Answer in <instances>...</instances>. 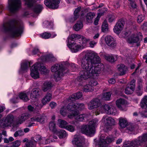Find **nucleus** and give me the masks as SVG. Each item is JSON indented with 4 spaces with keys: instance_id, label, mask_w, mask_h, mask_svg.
Segmentation results:
<instances>
[{
    "instance_id": "obj_45",
    "label": "nucleus",
    "mask_w": 147,
    "mask_h": 147,
    "mask_svg": "<svg viewBox=\"0 0 147 147\" xmlns=\"http://www.w3.org/2000/svg\"><path fill=\"white\" fill-rule=\"evenodd\" d=\"M67 124V123L65 120L60 119L58 120V125L61 128L65 129Z\"/></svg>"
},
{
    "instance_id": "obj_47",
    "label": "nucleus",
    "mask_w": 147,
    "mask_h": 147,
    "mask_svg": "<svg viewBox=\"0 0 147 147\" xmlns=\"http://www.w3.org/2000/svg\"><path fill=\"white\" fill-rule=\"evenodd\" d=\"M83 90L85 92H92L94 90V87L91 86L90 84H89L85 86L83 88Z\"/></svg>"
},
{
    "instance_id": "obj_25",
    "label": "nucleus",
    "mask_w": 147,
    "mask_h": 147,
    "mask_svg": "<svg viewBox=\"0 0 147 147\" xmlns=\"http://www.w3.org/2000/svg\"><path fill=\"white\" fill-rule=\"evenodd\" d=\"M124 24L123 20L118 21L113 28L114 32L117 34H119L122 30Z\"/></svg>"
},
{
    "instance_id": "obj_11",
    "label": "nucleus",
    "mask_w": 147,
    "mask_h": 147,
    "mask_svg": "<svg viewBox=\"0 0 147 147\" xmlns=\"http://www.w3.org/2000/svg\"><path fill=\"white\" fill-rule=\"evenodd\" d=\"M8 7L11 13H14L18 10L21 7L20 0H8Z\"/></svg>"
},
{
    "instance_id": "obj_20",
    "label": "nucleus",
    "mask_w": 147,
    "mask_h": 147,
    "mask_svg": "<svg viewBox=\"0 0 147 147\" xmlns=\"http://www.w3.org/2000/svg\"><path fill=\"white\" fill-rule=\"evenodd\" d=\"M105 40L106 44L111 47H114L116 45L115 39L110 36L108 35L106 36Z\"/></svg>"
},
{
    "instance_id": "obj_42",
    "label": "nucleus",
    "mask_w": 147,
    "mask_h": 147,
    "mask_svg": "<svg viewBox=\"0 0 147 147\" xmlns=\"http://www.w3.org/2000/svg\"><path fill=\"white\" fill-rule=\"evenodd\" d=\"M40 37L44 39H48L50 37L53 38L56 36V34H54L53 35H51L50 33L44 32L40 34Z\"/></svg>"
},
{
    "instance_id": "obj_12",
    "label": "nucleus",
    "mask_w": 147,
    "mask_h": 147,
    "mask_svg": "<svg viewBox=\"0 0 147 147\" xmlns=\"http://www.w3.org/2000/svg\"><path fill=\"white\" fill-rule=\"evenodd\" d=\"M114 140V139L113 138L108 137L105 134H103L100 137L98 145L99 147H107L106 145L111 142Z\"/></svg>"
},
{
    "instance_id": "obj_4",
    "label": "nucleus",
    "mask_w": 147,
    "mask_h": 147,
    "mask_svg": "<svg viewBox=\"0 0 147 147\" xmlns=\"http://www.w3.org/2000/svg\"><path fill=\"white\" fill-rule=\"evenodd\" d=\"M98 123V120L97 119H93L90 121L87 125H83L81 127V131L87 135L92 136L95 132V128Z\"/></svg>"
},
{
    "instance_id": "obj_41",
    "label": "nucleus",
    "mask_w": 147,
    "mask_h": 147,
    "mask_svg": "<svg viewBox=\"0 0 147 147\" xmlns=\"http://www.w3.org/2000/svg\"><path fill=\"white\" fill-rule=\"evenodd\" d=\"M43 9L42 5L41 4H37L35 5L33 9L34 13L38 15L40 13Z\"/></svg>"
},
{
    "instance_id": "obj_63",
    "label": "nucleus",
    "mask_w": 147,
    "mask_h": 147,
    "mask_svg": "<svg viewBox=\"0 0 147 147\" xmlns=\"http://www.w3.org/2000/svg\"><path fill=\"white\" fill-rule=\"evenodd\" d=\"M100 16V15H99V14H98V16L95 19L94 21V24L95 25H98V22L99 20V18Z\"/></svg>"
},
{
    "instance_id": "obj_23",
    "label": "nucleus",
    "mask_w": 147,
    "mask_h": 147,
    "mask_svg": "<svg viewBox=\"0 0 147 147\" xmlns=\"http://www.w3.org/2000/svg\"><path fill=\"white\" fill-rule=\"evenodd\" d=\"M81 37V35L76 34H72L69 35L67 38V45L68 47L70 49L71 51V48L69 47V45H73V44L76 43L75 42H72V41L74 40L75 38L78 39L80 38Z\"/></svg>"
},
{
    "instance_id": "obj_1",
    "label": "nucleus",
    "mask_w": 147,
    "mask_h": 147,
    "mask_svg": "<svg viewBox=\"0 0 147 147\" xmlns=\"http://www.w3.org/2000/svg\"><path fill=\"white\" fill-rule=\"evenodd\" d=\"M95 53L91 51H87L82 52L81 55L83 56L81 61V66L82 69L80 73V76L78 77L79 81L82 79H86L90 78H96L97 75L100 73L103 67L101 64L90 68V61L92 58Z\"/></svg>"
},
{
    "instance_id": "obj_59",
    "label": "nucleus",
    "mask_w": 147,
    "mask_h": 147,
    "mask_svg": "<svg viewBox=\"0 0 147 147\" xmlns=\"http://www.w3.org/2000/svg\"><path fill=\"white\" fill-rule=\"evenodd\" d=\"M138 88L139 90H141L142 89V80H139L138 81Z\"/></svg>"
},
{
    "instance_id": "obj_19",
    "label": "nucleus",
    "mask_w": 147,
    "mask_h": 147,
    "mask_svg": "<svg viewBox=\"0 0 147 147\" xmlns=\"http://www.w3.org/2000/svg\"><path fill=\"white\" fill-rule=\"evenodd\" d=\"M135 86V81L132 80L128 84L127 86L125 88V93L127 94H132L134 91Z\"/></svg>"
},
{
    "instance_id": "obj_21",
    "label": "nucleus",
    "mask_w": 147,
    "mask_h": 147,
    "mask_svg": "<svg viewBox=\"0 0 147 147\" xmlns=\"http://www.w3.org/2000/svg\"><path fill=\"white\" fill-rule=\"evenodd\" d=\"M105 119L107 122L105 127L107 128L108 130H110V128H111V126L115 124V120L110 117L104 116L102 118V121H105Z\"/></svg>"
},
{
    "instance_id": "obj_49",
    "label": "nucleus",
    "mask_w": 147,
    "mask_h": 147,
    "mask_svg": "<svg viewBox=\"0 0 147 147\" xmlns=\"http://www.w3.org/2000/svg\"><path fill=\"white\" fill-rule=\"evenodd\" d=\"M111 94V93L110 92H107L104 93L102 95V99L105 100H110Z\"/></svg>"
},
{
    "instance_id": "obj_15",
    "label": "nucleus",
    "mask_w": 147,
    "mask_h": 147,
    "mask_svg": "<svg viewBox=\"0 0 147 147\" xmlns=\"http://www.w3.org/2000/svg\"><path fill=\"white\" fill-rule=\"evenodd\" d=\"M84 108V105L83 103H74V102H70L68 105L67 108L69 110L74 112L77 111L76 110H82Z\"/></svg>"
},
{
    "instance_id": "obj_8",
    "label": "nucleus",
    "mask_w": 147,
    "mask_h": 147,
    "mask_svg": "<svg viewBox=\"0 0 147 147\" xmlns=\"http://www.w3.org/2000/svg\"><path fill=\"white\" fill-rule=\"evenodd\" d=\"M87 105L89 109H94L95 111L94 113H95L96 115L99 114L100 111V107L101 106V103L99 99L97 98L93 99L88 103Z\"/></svg>"
},
{
    "instance_id": "obj_64",
    "label": "nucleus",
    "mask_w": 147,
    "mask_h": 147,
    "mask_svg": "<svg viewBox=\"0 0 147 147\" xmlns=\"http://www.w3.org/2000/svg\"><path fill=\"white\" fill-rule=\"evenodd\" d=\"M96 42L94 41H91L89 43L90 46L91 47L93 48L96 45Z\"/></svg>"
},
{
    "instance_id": "obj_52",
    "label": "nucleus",
    "mask_w": 147,
    "mask_h": 147,
    "mask_svg": "<svg viewBox=\"0 0 147 147\" xmlns=\"http://www.w3.org/2000/svg\"><path fill=\"white\" fill-rule=\"evenodd\" d=\"M95 16V14L94 13L89 12L86 16V20L88 22H90Z\"/></svg>"
},
{
    "instance_id": "obj_13",
    "label": "nucleus",
    "mask_w": 147,
    "mask_h": 147,
    "mask_svg": "<svg viewBox=\"0 0 147 147\" xmlns=\"http://www.w3.org/2000/svg\"><path fill=\"white\" fill-rule=\"evenodd\" d=\"M142 38V35L141 33H132L128 38L127 41L131 44L136 43L139 42Z\"/></svg>"
},
{
    "instance_id": "obj_46",
    "label": "nucleus",
    "mask_w": 147,
    "mask_h": 147,
    "mask_svg": "<svg viewBox=\"0 0 147 147\" xmlns=\"http://www.w3.org/2000/svg\"><path fill=\"white\" fill-rule=\"evenodd\" d=\"M28 118V116L26 114H22L18 117L17 120V122L18 124H21Z\"/></svg>"
},
{
    "instance_id": "obj_61",
    "label": "nucleus",
    "mask_w": 147,
    "mask_h": 147,
    "mask_svg": "<svg viewBox=\"0 0 147 147\" xmlns=\"http://www.w3.org/2000/svg\"><path fill=\"white\" fill-rule=\"evenodd\" d=\"M119 2V0H116L114 1L113 5L115 8L117 9L120 7V5Z\"/></svg>"
},
{
    "instance_id": "obj_7",
    "label": "nucleus",
    "mask_w": 147,
    "mask_h": 147,
    "mask_svg": "<svg viewBox=\"0 0 147 147\" xmlns=\"http://www.w3.org/2000/svg\"><path fill=\"white\" fill-rule=\"evenodd\" d=\"M80 44L78 45L76 43L73 44V45H69V47L71 48V51L73 53L77 52L79 49H83L86 47L87 42L89 41V39H86L84 36L81 35L80 38Z\"/></svg>"
},
{
    "instance_id": "obj_60",
    "label": "nucleus",
    "mask_w": 147,
    "mask_h": 147,
    "mask_svg": "<svg viewBox=\"0 0 147 147\" xmlns=\"http://www.w3.org/2000/svg\"><path fill=\"white\" fill-rule=\"evenodd\" d=\"M116 18V16L113 15H110L108 16V21L109 22H111L113 21Z\"/></svg>"
},
{
    "instance_id": "obj_32",
    "label": "nucleus",
    "mask_w": 147,
    "mask_h": 147,
    "mask_svg": "<svg viewBox=\"0 0 147 147\" xmlns=\"http://www.w3.org/2000/svg\"><path fill=\"white\" fill-rule=\"evenodd\" d=\"M52 94L51 93H47L42 98V102L43 105H45L47 102H49L52 98Z\"/></svg>"
},
{
    "instance_id": "obj_5",
    "label": "nucleus",
    "mask_w": 147,
    "mask_h": 147,
    "mask_svg": "<svg viewBox=\"0 0 147 147\" xmlns=\"http://www.w3.org/2000/svg\"><path fill=\"white\" fill-rule=\"evenodd\" d=\"M147 140V134H144L132 141H125L123 145L124 147H135L141 144L143 142Z\"/></svg>"
},
{
    "instance_id": "obj_37",
    "label": "nucleus",
    "mask_w": 147,
    "mask_h": 147,
    "mask_svg": "<svg viewBox=\"0 0 147 147\" xmlns=\"http://www.w3.org/2000/svg\"><path fill=\"white\" fill-rule=\"evenodd\" d=\"M126 130L128 132H135L137 131L138 127L137 125H129L127 127Z\"/></svg>"
},
{
    "instance_id": "obj_44",
    "label": "nucleus",
    "mask_w": 147,
    "mask_h": 147,
    "mask_svg": "<svg viewBox=\"0 0 147 147\" xmlns=\"http://www.w3.org/2000/svg\"><path fill=\"white\" fill-rule=\"evenodd\" d=\"M140 106L142 108H145L147 107V96H145L142 99Z\"/></svg>"
},
{
    "instance_id": "obj_31",
    "label": "nucleus",
    "mask_w": 147,
    "mask_h": 147,
    "mask_svg": "<svg viewBox=\"0 0 147 147\" xmlns=\"http://www.w3.org/2000/svg\"><path fill=\"white\" fill-rule=\"evenodd\" d=\"M82 94L81 92H78L73 94L70 96L68 99L69 102H71L74 101L76 99H79L82 97Z\"/></svg>"
},
{
    "instance_id": "obj_10",
    "label": "nucleus",
    "mask_w": 147,
    "mask_h": 147,
    "mask_svg": "<svg viewBox=\"0 0 147 147\" xmlns=\"http://www.w3.org/2000/svg\"><path fill=\"white\" fill-rule=\"evenodd\" d=\"M91 116L90 114H82L79 115V112L77 111H72L68 115V117L70 119L74 117L75 119L78 121H82L84 120H88Z\"/></svg>"
},
{
    "instance_id": "obj_18",
    "label": "nucleus",
    "mask_w": 147,
    "mask_h": 147,
    "mask_svg": "<svg viewBox=\"0 0 147 147\" xmlns=\"http://www.w3.org/2000/svg\"><path fill=\"white\" fill-rule=\"evenodd\" d=\"M95 55L93 56V57L91 60L90 61V63H91V64H90V68L92 67L93 66H95L96 67H98V65H99L101 64L100 63V59L97 53H95ZM101 65H103L101 64ZM103 67L102 68L101 71L103 70Z\"/></svg>"
},
{
    "instance_id": "obj_50",
    "label": "nucleus",
    "mask_w": 147,
    "mask_h": 147,
    "mask_svg": "<svg viewBox=\"0 0 147 147\" xmlns=\"http://www.w3.org/2000/svg\"><path fill=\"white\" fill-rule=\"evenodd\" d=\"M68 107V106H67ZM67 109H66L65 107H63L62 108L60 111V114L63 116H65L67 115V111H70V113H71L72 111L69 110L68 109L67 107Z\"/></svg>"
},
{
    "instance_id": "obj_51",
    "label": "nucleus",
    "mask_w": 147,
    "mask_h": 147,
    "mask_svg": "<svg viewBox=\"0 0 147 147\" xmlns=\"http://www.w3.org/2000/svg\"><path fill=\"white\" fill-rule=\"evenodd\" d=\"M108 28L107 22L105 20L102 26V31L103 32H106L108 31Z\"/></svg>"
},
{
    "instance_id": "obj_16",
    "label": "nucleus",
    "mask_w": 147,
    "mask_h": 147,
    "mask_svg": "<svg viewBox=\"0 0 147 147\" xmlns=\"http://www.w3.org/2000/svg\"><path fill=\"white\" fill-rule=\"evenodd\" d=\"M44 3L47 7L53 9H57L60 2V0H45Z\"/></svg>"
},
{
    "instance_id": "obj_56",
    "label": "nucleus",
    "mask_w": 147,
    "mask_h": 147,
    "mask_svg": "<svg viewBox=\"0 0 147 147\" xmlns=\"http://www.w3.org/2000/svg\"><path fill=\"white\" fill-rule=\"evenodd\" d=\"M144 16L142 15H139L137 18V21L138 23L142 22L144 20Z\"/></svg>"
},
{
    "instance_id": "obj_58",
    "label": "nucleus",
    "mask_w": 147,
    "mask_h": 147,
    "mask_svg": "<svg viewBox=\"0 0 147 147\" xmlns=\"http://www.w3.org/2000/svg\"><path fill=\"white\" fill-rule=\"evenodd\" d=\"M24 135L23 131L22 130H19L16 131L14 134V136L16 137L18 136H21Z\"/></svg>"
},
{
    "instance_id": "obj_2",
    "label": "nucleus",
    "mask_w": 147,
    "mask_h": 147,
    "mask_svg": "<svg viewBox=\"0 0 147 147\" xmlns=\"http://www.w3.org/2000/svg\"><path fill=\"white\" fill-rule=\"evenodd\" d=\"M23 29L22 22H16L11 25L9 23L4 24L1 27V30L4 32H9L12 37H18L22 33Z\"/></svg>"
},
{
    "instance_id": "obj_9",
    "label": "nucleus",
    "mask_w": 147,
    "mask_h": 147,
    "mask_svg": "<svg viewBox=\"0 0 147 147\" xmlns=\"http://www.w3.org/2000/svg\"><path fill=\"white\" fill-rule=\"evenodd\" d=\"M3 115L0 114V126L5 128L10 126L14 121V117L12 115H9L6 117L1 119Z\"/></svg>"
},
{
    "instance_id": "obj_48",
    "label": "nucleus",
    "mask_w": 147,
    "mask_h": 147,
    "mask_svg": "<svg viewBox=\"0 0 147 147\" xmlns=\"http://www.w3.org/2000/svg\"><path fill=\"white\" fill-rule=\"evenodd\" d=\"M50 130L55 133L57 130L56 129L55 123L54 121L51 122L49 125Z\"/></svg>"
},
{
    "instance_id": "obj_29",
    "label": "nucleus",
    "mask_w": 147,
    "mask_h": 147,
    "mask_svg": "<svg viewBox=\"0 0 147 147\" xmlns=\"http://www.w3.org/2000/svg\"><path fill=\"white\" fill-rule=\"evenodd\" d=\"M42 107V105L41 104L38 103L36 102L35 105L32 107L30 105L28 106V109L30 111L34 112V113H37L38 112V110H40Z\"/></svg>"
},
{
    "instance_id": "obj_39",
    "label": "nucleus",
    "mask_w": 147,
    "mask_h": 147,
    "mask_svg": "<svg viewBox=\"0 0 147 147\" xmlns=\"http://www.w3.org/2000/svg\"><path fill=\"white\" fill-rule=\"evenodd\" d=\"M105 58L108 61L110 62H114L116 61L118 57V56L117 55H106L105 56Z\"/></svg>"
},
{
    "instance_id": "obj_30",
    "label": "nucleus",
    "mask_w": 147,
    "mask_h": 147,
    "mask_svg": "<svg viewBox=\"0 0 147 147\" xmlns=\"http://www.w3.org/2000/svg\"><path fill=\"white\" fill-rule=\"evenodd\" d=\"M117 69L118 71L120 72L119 75L124 74L127 70V67L123 64L118 65L117 66Z\"/></svg>"
},
{
    "instance_id": "obj_27",
    "label": "nucleus",
    "mask_w": 147,
    "mask_h": 147,
    "mask_svg": "<svg viewBox=\"0 0 147 147\" xmlns=\"http://www.w3.org/2000/svg\"><path fill=\"white\" fill-rule=\"evenodd\" d=\"M40 90L38 88H35L32 90L30 94V98L33 100L38 98L40 95Z\"/></svg>"
},
{
    "instance_id": "obj_35",
    "label": "nucleus",
    "mask_w": 147,
    "mask_h": 147,
    "mask_svg": "<svg viewBox=\"0 0 147 147\" xmlns=\"http://www.w3.org/2000/svg\"><path fill=\"white\" fill-rule=\"evenodd\" d=\"M60 138H64L66 137L67 134L66 131L63 129L57 130L55 133Z\"/></svg>"
},
{
    "instance_id": "obj_3",
    "label": "nucleus",
    "mask_w": 147,
    "mask_h": 147,
    "mask_svg": "<svg viewBox=\"0 0 147 147\" xmlns=\"http://www.w3.org/2000/svg\"><path fill=\"white\" fill-rule=\"evenodd\" d=\"M38 70L42 74L46 75L48 74L49 71L46 67L43 64L41 63L36 62L30 69V75L34 79L39 78L40 75Z\"/></svg>"
},
{
    "instance_id": "obj_17",
    "label": "nucleus",
    "mask_w": 147,
    "mask_h": 147,
    "mask_svg": "<svg viewBox=\"0 0 147 147\" xmlns=\"http://www.w3.org/2000/svg\"><path fill=\"white\" fill-rule=\"evenodd\" d=\"M84 138L79 136L75 135L72 141L73 144L76 145L75 147H83L84 144Z\"/></svg>"
},
{
    "instance_id": "obj_38",
    "label": "nucleus",
    "mask_w": 147,
    "mask_h": 147,
    "mask_svg": "<svg viewBox=\"0 0 147 147\" xmlns=\"http://www.w3.org/2000/svg\"><path fill=\"white\" fill-rule=\"evenodd\" d=\"M29 94L28 92H25L20 93L19 95V97L20 99L23 100L24 101H27L29 100V98L27 95Z\"/></svg>"
},
{
    "instance_id": "obj_34",
    "label": "nucleus",
    "mask_w": 147,
    "mask_h": 147,
    "mask_svg": "<svg viewBox=\"0 0 147 147\" xmlns=\"http://www.w3.org/2000/svg\"><path fill=\"white\" fill-rule=\"evenodd\" d=\"M52 87V85L50 82L46 81L43 84L42 90L44 92H46L50 89Z\"/></svg>"
},
{
    "instance_id": "obj_33",
    "label": "nucleus",
    "mask_w": 147,
    "mask_h": 147,
    "mask_svg": "<svg viewBox=\"0 0 147 147\" xmlns=\"http://www.w3.org/2000/svg\"><path fill=\"white\" fill-rule=\"evenodd\" d=\"M120 127L121 129H123L127 125L128 123L126 119L123 118H120L119 119V122Z\"/></svg>"
},
{
    "instance_id": "obj_28",
    "label": "nucleus",
    "mask_w": 147,
    "mask_h": 147,
    "mask_svg": "<svg viewBox=\"0 0 147 147\" xmlns=\"http://www.w3.org/2000/svg\"><path fill=\"white\" fill-rule=\"evenodd\" d=\"M30 65V63L26 61H22L21 63V68L20 70V72L22 73L26 72Z\"/></svg>"
},
{
    "instance_id": "obj_55",
    "label": "nucleus",
    "mask_w": 147,
    "mask_h": 147,
    "mask_svg": "<svg viewBox=\"0 0 147 147\" xmlns=\"http://www.w3.org/2000/svg\"><path fill=\"white\" fill-rule=\"evenodd\" d=\"M65 129L68 131L72 132L74 131L75 130L74 127L70 125H67Z\"/></svg>"
},
{
    "instance_id": "obj_62",
    "label": "nucleus",
    "mask_w": 147,
    "mask_h": 147,
    "mask_svg": "<svg viewBox=\"0 0 147 147\" xmlns=\"http://www.w3.org/2000/svg\"><path fill=\"white\" fill-rule=\"evenodd\" d=\"M89 83L91 86H93V87L94 86L97 85L98 84L97 82L94 79L91 80Z\"/></svg>"
},
{
    "instance_id": "obj_36",
    "label": "nucleus",
    "mask_w": 147,
    "mask_h": 147,
    "mask_svg": "<svg viewBox=\"0 0 147 147\" xmlns=\"http://www.w3.org/2000/svg\"><path fill=\"white\" fill-rule=\"evenodd\" d=\"M25 6L29 8L32 7L39 0H23Z\"/></svg>"
},
{
    "instance_id": "obj_22",
    "label": "nucleus",
    "mask_w": 147,
    "mask_h": 147,
    "mask_svg": "<svg viewBox=\"0 0 147 147\" xmlns=\"http://www.w3.org/2000/svg\"><path fill=\"white\" fill-rule=\"evenodd\" d=\"M42 61L52 62L55 60V58L51 53L44 54L41 57Z\"/></svg>"
},
{
    "instance_id": "obj_26",
    "label": "nucleus",
    "mask_w": 147,
    "mask_h": 147,
    "mask_svg": "<svg viewBox=\"0 0 147 147\" xmlns=\"http://www.w3.org/2000/svg\"><path fill=\"white\" fill-rule=\"evenodd\" d=\"M46 117L44 115L37 114V115L31 118V121H37L41 123H43L45 122Z\"/></svg>"
},
{
    "instance_id": "obj_54",
    "label": "nucleus",
    "mask_w": 147,
    "mask_h": 147,
    "mask_svg": "<svg viewBox=\"0 0 147 147\" xmlns=\"http://www.w3.org/2000/svg\"><path fill=\"white\" fill-rule=\"evenodd\" d=\"M21 141L17 140L13 142L12 143V145L10 147H19L21 145Z\"/></svg>"
},
{
    "instance_id": "obj_40",
    "label": "nucleus",
    "mask_w": 147,
    "mask_h": 147,
    "mask_svg": "<svg viewBox=\"0 0 147 147\" xmlns=\"http://www.w3.org/2000/svg\"><path fill=\"white\" fill-rule=\"evenodd\" d=\"M81 9L80 7H78L75 9L74 13V17L71 19L70 21L71 22H74L78 17V13L80 11Z\"/></svg>"
},
{
    "instance_id": "obj_43",
    "label": "nucleus",
    "mask_w": 147,
    "mask_h": 147,
    "mask_svg": "<svg viewBox=\"0 0 147 147\" xmlns=\"http://www.w3.org/2000/svg\"><path fill=\"white\" fill-rule=\"evenodd\" d=\"M83 26L82 22L81 21H78L74 26L73 28L76 31H78L82 28Z\"/></svg>"
},
{
    "instance_id": "obj_14",
    "label": "nucleus",
    "mask_w": 147,
    "mask_h": 147,
    "mask_svg": "<svg viewBox=\"0 0 147 147\" xmlns=\"http://www.w3.org/2000/svg\"><path fill=\"white\" fill-rule=\"evenodd\" d=\"M100 112H102V110L103 109L106 113L109 114L115 115L117 113V111L115 107L108 105H105L102 107L100 106Z\"/></svg>"
},
{
    "instance_id": "obj_53",
    "label": "nucleus",
    "mask_w": 147,
    "mask_h": 147,
    "mask_svg": "<svg viewBox=\"0 0 147 147\" xmlns=\"http://www.w3.org/2000/svg\"><path fill=\"white\" fill-rule=\"evenodd\" d=\"M32 53L33 55H37L39 56L41 53L38 47H36L32 51Z\"/></svg>"
},
{
    "instance_id": "obj_6",
    "label": "nucleus",
    "mask_w": 147,
    "mask_h": 147,
    "mask_svg": "<svg viewBox=\"0 0 147 147\" xmlns=\"http://www.w3.org/2000/svg\"><path fill=\"white\" fill-rule=\"evenodd\" d=\"M62 65L61 64H56L52 66L51 70L54 72V76L56 81H58L63 77L65 70L63 69Z\"/></svg>"
},
{
    "instance_id": "obj_24",
    "label": "nucleus",
    "mask_w": 147,
    "mask_h": 147,
    "mask_svg": "<svg viewBox=\"0 0 147 147\" xmlns=\"http://www.w3.org/2000/svg\"><path fill=\"white\" fill-rule=\"evenodd\" d=\"M127 102L124 99L119 98L116 102V106L121 110H125V107Z\"/></svg>"
},
{
    "instance_id": "obj_57",
    "label": "nucleus",
    "mask_w": 147,
    "mask_h": 147,
    "mask_svg": "<svg viewBox=\"0 0 147 147\" xmlns=\"http://www.w3.org/2000/svg\"><path fill=\"white\" fill-rule=\"evenodd\" d=\"M52 25V23H49L48 21L45 22L43 23V26L46 28H51Z\"/></svg>"
}]
</instances>
